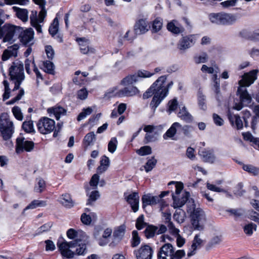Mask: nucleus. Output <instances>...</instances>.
I'll list each match as a JSON object with an SVG mask.
<instances>
[{"mask_svg":"<svg viewBox=\"0 0 259 259\" xmlns=\"http://www.w3.org/2000/svg\"><path fill=\"white\" fill-rule=\"evenodd\" d=\"M257 69H254L247 73H244L239 80V85L238 88L237 95L239 96L240 102L235 103L234 108L237 110H240L243 106H247L251 103L252 97L248 93L246 87L250 86L257 79Z\"/></svg>","mask_w":259,"mask_h":259,"instance_id":"1","label":"nucleus"},{"mask_svg":"<svg viewBox=\"0 0 259 259\" xmlns=\"http://www.w3.org/2000/svg\"><path fill=\"white\" fill-rule=\"evenodd\" d=\"M166 79L167 75H161L151 85L152 88L155 91V95L150 103V107L154 111L167 96L169 89L174 84L172 81L166 84Z\"/></svg>","mask_w":259,"mask_h":259,"instance_id":"2","label":"nucleus"},{"mask_svg":"<svg viewBox=\"0 0 259 259\" xmlns=\"http://www.w3.org/2000/svg\"><path fill=\"white\" fill-rule=\"evenodd\" d=\"M78 239L69 242L64 240L62 238L58 239L57 245L61 252L62 255L67 258L73 257L74 252L70 248L77 247L76 249V253L78 255L83 254L86 250V245L84 243H79Z\"/></svg>","mask_w":259,"mask_h":259,"instance_id":"3","label":"nucleus"},{"mask_svg":"<svg viewBox=\"0 0 259 259\" xmlns=\"http://www.w3.org/2000/svg\"><path fill=\"white\" fill-rule=\"evenodd\" d=\"M21 83L14 84V87L11 90L9 83L7 80H4V93L3 95V101H6L10 97L13 98L7 102V105H13L18 102L24 96L25 92L23 88H20Z\"/></svg>","mask_w":259,"mask_h":259,"instance_id":"4","label":"nucleus"},{"mask_svg":"<svg viewBox=\"0 0 259 259\" xmlns=\"http://www.w3.org/2000/svg\"><path fill=\"white\" fill-rule=\"evenodd\" d=\"M36 5L39 6L40 11L37 15L36 11H32L30 16V20L31 25L34 27L38 33L42 32L41 23L44 22V20L47 15V11L45 9L46 2L45 0H32Z\"/></svg>","mask_w":259,"mask_h":259,"instance_id":"5","label":"nucleus"},{"mask_svg":"<svg viewBox=\"0 0 259 259\" xmlns=\"http://www.w3.org/2000/svg\"><path fill=\"white\" fill-rule=\"evenodd\" d=\"M14 125L6 113L0 115V133L3 139L9 141L14 133Z\"/></svg>","mask_w":259,"mask_h":259,"instance_id":"6","label":"nucleus"},{"mask_svg":"<svg viewBox=\"0 0 259 259\" xmlns=\"http://www.w3.org/2000/svg\"><path fill=\"white\" fill-rule=\"evenodd\" d=\"M9 75L14 84L22 83L25 79L23 63L18 61L12 62L9 68Z\"/></svg>","mask_w":259,"mask_h":259,"instance_id":"7","label":"nucleus"},{"mask_svg":"<svg viewBox=\"0 0 259 259\" xmlns=\"http://www.w3.org/2000/svg\"><path fill=\"white\" fill-rule=\"evenodd\" d=\"M19 30V26L6 24L0 28V38H3L4 42L12 43L17 39Z\"/></svg>","mask_w":259,"mask_h":259,"instance_id":"8","label":"nucleus"},{"mask_svg":"<svg viewBox=\"0 0 259 259\" xmlns=\"http://www.w3.org/2000/svg\"><path fill=\"white\" fill-rule=\"evenodd\" d=\"M193 211L190 212L191 223L195 230L202 231L204 228L206 217L204 211L200 208L193 207Z\"/></svg>","mask_w":259,"mask_h":259,"instance_id":"9","label":"nucleus"},{"mask_svg":"<svg viewBox=\"0 0 259 259\" xmlns=\"http://www.w3.org/2000/svg\"><path fill=\"white\" fill-rule=\"evenodd\" d=\"M209 19L212 23L219 25L232 24L236 20L234 15L224 12L211 13L209 15Z\"/></svg>","mask_w":259,"mask_h":259,"instance_id":"10","label":"nucleus"},{"mask_svg":"<svg viewBox=\"0 0 259 259\" xmlns=\"http://www.w3.org/2000/svg\"><path fill=\"white\" fill-rule=\"evenodd\" d=\"M37 127L40 133L46 135L54 132L55 128V121L48 117L40 118L37 123Z\"/></svg>","mask_w":259,"mask_h":259,"instance_id":"11","label":"nucleus"},{"mask_svg":"<svg viewBox=\"0 0 259 259\" xmlns=\"http://www.w3.org/2000/svg\"><path fill=\"white\" fill-rule=\"evenodd\" d=\"M20 31L18 33V37L20 41L24 45H31L33 44L34 31L31 28L24 29L20 27Z\"/></svg>","mask_w":259,"mask_h":259,"instance_id":"12","label":"nucleus"},{"mask_svg":"<svg viewBox=\"0 0 259 259\" xmlns=\"http://www.w3.org/2000/svg\"><path fill=\"white\" fill-rule=\"evenodd\" d=\"M34 144L32 141L25 140L24 138L20 137L16 139V152L20 154L24 151L31 152L34 148Z\"/></svg>","mask_w":259,"mask_h":259,"instance_id":"13","label":"nucleus"},{"mask_svg":"<svg viewBox=\"0 0 259 259\" xmlns=\"http://www.w3.org/2000/svg\"><path fill=\"white\" fill-rule=\"evenodd\" d=\"M133 253L137 259H152L153 250L149 245H144L134 250Z\"/></svg>","mask_w":259,"mask_h":259,"instance_id":"14","label":"nucleus"},{"mask_svg":"<svg viewBox=\"0 0 259 259\" xmlns=\"http://www.w3.org/2000/svg\"><path fill=\"white\" fill-rule=\"evenodd\" d=\"M112 230L110 228H107L102 230H97L94 233V236L98 241L100 246L106 245L109 241V238L111 237Z\"/></svg>","mask_w":259,"mask_h":259,"instance_id":"15","label":"nucleus"},{"mask_svg":"<svg viewBox=\"0 0 259 259\" xmlns=\"http://www.w3.org/2000/svg\"><path fill=\"white\" fill-rule=\"evenodd\" d=\"M111 93L118 97H131L139 94V91L137 87L134 86L125 87L118 91H117V88L115 87Z\"/></svg>","mask_w":259,"mask_h":259,"instance_id":"16","label":"nucleus"},{"mask_svg":"<svg viewBox=\"0 0 259 259\" xmlns=\"http://www.w3.org/2000/svg\"><path fill=\"white\" fill-rule=\"evenodd\" d=\"M174 247L170 243L162 245L157 253V259H173Z\"/></svg>","mask_w":259,"mask_h":259,"instance_id":"17","label":"nucleus"},{"mask_svg":"<svg viewBox=\"0 0 259 259\" xmlns=\"http://www.w3.org/2000/svg\"><path fill=\"white\" fill-rule=\"evenodd\" d=\"M196 40V35H190L182 37L179 41L178 48L181 50H185L193 46Z\"/></svg>","mask_w":259,"mask_h":259,"instance_id":"18","label":"nucleus"},{"mask_svg":"<svg viewBox=\"0 0 259 259\" xmlns=\"http://www.w3.org/2000/svg\"><path fill=\"white\" fill-rule=\"evenodd\" d=\"M181 127V124L178 122L173 123L170 127L167 130L166 133L163 135V138L164 140L171 139L174 140V137L180 131V128Z\"/></svg>","mask_w":259,"mask_h":259,"instance_id":"19","label":"nucleus"},{"mask_svg":"<svg viewBox=\"0 0 259 259\" xmlns=\"http://www.w3.org/2000/svg\"><path fill=\"white\" fill-rule=\"evenodd\" d=\"M173 199V207L175 208H180L187 201L189 196V193L184 192L182 196L172 195Z\"/></svg>","mask_w":259,"mask_h":259,"instance_id":"20","label":"nucleus"},{"mask_svg":"<svg viewBox=\"0 0 259 259\" xmlns=\"http://www.w3.org/2000/svg\"><path fill=\"white\" fill-rule=\"evenodd\" d=\"M47 111L50 116L53 114L56 119L58 120L61 116L66 115L67 110L60 105H56L48 108Z\"/></svg>","mask_w":259,"mask_h":259,"instance_id":"21","label":"nucleus"},{"mask_svg":"<svg viewBox=\"0 0 259 259\" xmlns=\"http://www.w3.org/2000/svg\"><path fill=\"white\" fill-rule=\"evenodd\" d=\"M142 206L144 208L147 205H153L160 203V197L152 196L150 194L144 195L142 198Z\"/></svg>","mask_w":259,"mask_h":259,"instance_id":"22","label":"nucleus"},{"mask_svg":"<svg viewBox=\"0 0 259 259\" xmlns=\"http://www.w3.org/2000/svg\"><path fill=\"white\" fill-rule=\"evenodd\" d=\"M19 46L17 45H14L3 52L2 56V59L3 61L8 60L11 57H16L17 56Z\"/></svg>","mask_w":259,"mask_h":259,"instance_id":"23","label":"nucleus"},{"mask_svg":"<svg viewBox=\"0 0 259 259\" xmlns=\"http://www.w3.org/2000/svg\"><path fill=\"white\" fill-rule=\"evenodd\" d=\"M127 202L131 205L132 210L136 212L139 209V196L137 192L130 194L127 198Z\"/></svg>","mask_w":259,"mask_h":259,"instance_id":"24","label":"nucleus"},{"mask_svg":"<svg viewBox=\"0 0 259 259\" xmlns=\"http://www.w3.org/2000/svg\"><path fill=\"white\" fill-rule=\"evenodd\" d=\"M198 154L205 162L212 163L215 160V156L212 150L201 148L199 149Z\"/></svg>","mask_w":259,"mask_h":259,"instance_id":"25","label":"nucleus"},{"mask_svg":"<svg viewBox=\"0 0 259 259\" xmlns=\"http://www.w3.org/2000/svg\"><path fill=\"white\" fill-rule=\"evenodd\" d=\"M177 116L181 118V119L188 123H190L193 120L192 116L189 112L185 106L181 107L180 106L179 107V111L177 113Z\"/></svg>","mask_w":259,"mask_h":259,"instance_id":"26","label":"nucleus"},{"mask_svg":"<svg viewBox=\"0 0 259 259\" xmlns=\"http://www.w3.org/2000/svg\"><path fill=\"white\" fill-rule=\"evenodd\" d=\"M148 30V24L145 19H140L135 24V31L137 34H143L146 32Z\"/></svg>","mask_w":259,"mask_h":259,"instance_id":"27","label":"nucleus"},{"mask_svg":"<svg viewBox=\"0 0 259 259\" xmlns=\"http://www.w3.org/2000/svg\"><path fill=\"white\" fill-rule=\"evenodd\" d=\"M202 243L203 240L200 238V235L199 234L196 235L194 238L193 243L191 245L192 250L188 252L187 256L188 257H191L194 255L196 253V249L197 248L200 247Z\"/></svg>","mask_w":259,"mask_h":259,"instance_id":"28","label":"nucleus"},{"mask_svg":"<svg viewBox=\"0 0 259 259\" xmlns=\"http://www.w3.org/2000/svg\"><path fill=\"white\" fill-rule=\"evenodd\" d=\"M76 41L80 46V50L82 54H87L90 52L91 53L94 52V49L89 48L88 40L86 39L85 38H78L76 39Z\"/></svg>","mask_w":259,"mask_h":259,"instance_id":"29","label":"nucleus"},{"mask_svg":"<svg viewBox=\"0 0 259 259\" xmlns=\"http://www.w3.org/2000/svg\"><path fill=\"white\" fill-rule=\"evenodd\" d=\"M109 166V158L106 155H103L101 157L100 165L97 168V172L99 174H102L108 169Z\"/></svg>","mask_w":259,"mask_h":259,"instance_id":"30","label":"nucleus"},{"mask_svg":"<svg viewBox=\"0 0 259 259\" xmlns=\"http://www.w3.org/2000/svg\"><path fill=\"white\" fill-rule=\"evenodd\" d=\"M13 10L16 13L17 17L23 22H25L28 19V12L26 9H22L17 7H13Z\"/></svg>","mask_w":259,"mask_h":259,"instance_id":"31","label":"nucleus"},{"mask_svg":"<svg viewBox=\"0 0 259 259\" xmlns=\"http://www.w3.org/2000/svg\"><path fill=\"white\" fill-rule=\"evenodd\" d=\"M55 65L50 60H46L42 62L41 69L45 72L54 75L55 74Z\"/></svg>","mask_w":259,"mask_h":259,"instance_id":"32","label":"nucleus"},{"mask_svg":"<svg viewBox=\"0 0 259 259\" xmlns=\"http://www.w3.org/2000/svg\"><path fill=\"white\" fill-rule=\"evenodd\" d=\"M96 139V135L93 132L88 133L84 137L83 143L85 147L93 145Z\"/></svg>","mask_w":259,"mask_h":259,"instance_id":"33","label":"nucleus"},{"mask_svg":"<svg viewBox=\"0 0 259 259\" xmlns=\"http://www.w3.org/2000/svg\"><path fill=\"white\" fill-rule=\"evenodd\" d=\"M229 119L233 125H235L238 130L243 127V122L240 117L237 115H229Z\"/></svg>","mask_w":259,"mask_h":259,"instance_id":"34","label":"nucleus"},{"mask_svg":"<svg viewBox=\"0 0 259 259\" xmlns=\"http://www.w3.org/2000/svg\"><path fill=\"white\" fill-rule=\"evenodd\" d=\"M46 205V203L44 201L34 200L29 204L23 210V213L28 209H33L38 207H43Z\"/></svg>","mask_w":259,"mask_h":259,"instance_id":"35","label":"nucleus"},{"mask_svg":"<svg viewBox=\"0 0 259 259\" xmlns=\"http://www.w3.org/2000/svg\"><path fill=\"white\" fill-rule=\"evenodd\" d=\"M61 203L67 207L70 208L74 205V202L69 194H63L61 198Z\"/></svg>","mask_w":259,"mask_h":259,"instance_id":"36","label":"nucleus"},{"mask_svg":"<svg viewBox=\"0 0 259 259\" xmlns=\"http://www.w3.org/2000/svg\"><path fill=\"white\" fill-rule=\"evenodd\" d=\"M174 219L178 223L181 224L184 222L186 217L185 212L182 209H177L174 214Z\"/></svg>","mask_w":259,"mask_h":259,"instance_id":"37","label":"nucleus"},{"mask_svg":"<svg viewBox=\"0 0 259 259\" xmlns=\"http://www.w3.org/2000/svg\"><path fill=\"white\" fill-rule=\"evenodd\" d=\"M178 107V102L176 98H174L168 101L167 104L166 112L169 115L172 112H175Z\"/></svg>","mask_w":259,"mask_h":259,"instance_id":"38","label":"nucleus"},{"mask_svg":"<svg viewBox=\"0 0 259 259\" xmlns=\"http://www.w3.org/2000/svg\"><path fill=\"white\" fill-rule=\"evenodd\" d=\"M138 81L137 73L130 75L124 77L121 81V84L124 85L133 84Z\"/></svg>","mask_w":259,"mask_h":259,"instance_id":"39","label":"nucleus"},{"mask_svg":"<svg viewBox=\"0 0 259 259\" xmlns=\"http://www.w3.org/2000/svg\"><path fill=\"white\" fill-rule=\"evenodd\" d=\"M22 128L27 133H35L33 121L31 120L24 121L22 125Z\"/></svg>","mask_w":259,"mask_h":259,"instance_id":"40","label":"nucleus"},{"mask_svg":"<svg viewBox=\"0 0 259 259\" xmlns=\"http://www.w3.org/2000/svg\"><path fill=\"white\" fill-rule=\"evenodd\" d=\"M197 100L199 108L203 110H206V97L201 91H199L198 93Z\"/></svg>","mask_w":259,"mask_h":259,"instance_id":"41","label":"nucleus"},{"mask_svg":"<svg viewBox=\"0 0 259 259\" xmlns=\"http://www.w3.org/2000/svg\"><path fill=\"white\" fill-rule=\"evenodd\" d=\"M29 0H5V2L0 3V6H3L5 5H13L18 4L21 6H25L29 4Z\"/></svg>","mask_w":259,"mask_h":259,"instance_id":"42","label":"nucleus"},{"mask_svg":"<svg viewBox=\"0 0 259 259\" xmlns=\"http://www.w3.org/2000/svg\"><path fill=\"white\" fill-rule=\"evenodd\" d=\"M59 28V21L57 18H55L53 23L49 27V31L50 34L52 36H55L58 32Z\"/></svg>","mask_w":259,"mask_h":259,"instance_id":"43","label":"nucleus"},{"mask_svg":"<svg viewBox=\"0 0 259 259\" xmlns=\"http://www.w3.org/2000/svg\"><path fill=\"white\" fill-rule=\"evenodd\" d=\"M46 185L45 181L41 178L37 179V182L35 184L34 190L37 193H41L46 189Z\"/></svg>","mask_w":259,"mask_h":259,"instance_id":"44","label":"nucleus"},{"mask_svg":"<svg viewBox=\"0 0 259 259\" xmlns=\"http://www.w3.org/2000/svg\"><path fill=\"white\" fill-rule=\"evenodd\" d=\"M257 226L256 224L250 223L244 226L243 230L244 233L248 236H251L254 231L256 230Z\"/></svg>","mask_w":259,"mask_h":259,"instance_id":"45","label":"nucleus"},{"mask_svg":"<svg viewBox=\"0 0 259 259\" xmlns=\"http://www.w3.org/2000/svg\"><path fill=\"white\" fill-rule=\"evenodd\" d=\"M158 228L153 225H149L145 230V236L147 238H152L154 236L157 232Z\"/></svg>","mask_w":259,"mask_h":259,"instance_id":"46","label":"nucleus"},{"mask_svg":"<svg viewBox=\"0 0 259 259\" xmlns=\"http://www.w3.org/2000/svg\"><path fill=\"white\" fill-rule=\"evenodd\" d=\"M162 27V19L160 18H156L152 23V31L153 32H157L160 31Z\"/></svg>","mask_w":259,"mask_h":259,"instance_id":"47","label":"nucleus"},{"mask_svg":"<svg viewBox=\"0 0 259 259\" xmlns=\"http://www.w3.org/2000/svg\"><path fill=\"white\" fill-rule=\"evenodd\" d=\"M79 235L84 236L85 233L82 231H76L73 229H70L67 232V236L70 239H75Z\"/></svg>","mask_w":259,"mask_h":259,"instance_id":"48","label":"nucleus"},{"mask_svg":"<svg viewBox=\"0 0 259 259\" xmlns=\"http://www.w3.org/2000/svg\"><path fill=\"white\" fill-rule=\"evenodd\" d=\"M125 231V226L121 225L115 228L113 232V236L114 238L121 239L124 235Z\"/></svg>","mask_w":259,"mask_h":259,"instance_id":"49","label":"nucleus"},{"mask_svg":"<svg viewBox=\"0 0 259 259\" xmlns=\"http://www.w3.org/2000/svg\"><path fill=\"white\" fill-rule=\"evenodd\" d=\"M118 141L115 137L112 138L108 144V150L111 153H113L116 150Z\"/></svg>","mask_w":259,"mask_h":259,"instance_id":"50","label":"nucleus"},{"mask_svg":"<svg viewBox=\"0 0 259 259\" xmlns=\"http://www.w3.org/2000/svg\"><path fill=\"white\" fill-rule=\"evenodd\" d=\"M12 112L16 119L22 121L23 119V114L19 106H14L12 109Z\"/></svg>","mask_w":259,"mask_h":259,"instance_id":"51","label":"nucleus"},{"mask_svg":"<svg viewBox=\"0 0 259 259\" xmlns=\"http://www.w3.org/2000/svg\"><path fill=\"white\" fill-rule=\"evenodd\" d=\"M208 59L207 54L206 53L203 52L194 57V61L197 64L204 63L207 61Z\"/></svg>","mask_w":259,"mask_h":259,"instance_id":"52","label":"nucleus"},{"mask_svg":"<svg viewBox=\"0 0 259 259\" xmlns=\"http://www.w3.org/2000/svg\"><path fill=\"white\" fill-rule=\"evenodd\" d=\"M171 184L175 185V193L172 194V195L176 196H182L181 194L182 191L183 189V184L181 182H176L174 181H171L168 183V185H170Z\"/></svg>","mask_w":259,"mask_h":259,"instance_id":"53","label":"nucleus"},{"mask_svg":"<svg viewBox=\"0 0 259 259\" xmlns=\"http://www.w3.org/2000/svg\"><path fill=\"white\" fill-rule=\"evenodd\" d=\"M167 29L175 34H179L183 31L182 28L177 27L174 23V21L168 23L167 25Z\"/></svg>","mask_w":259,"mask_h":259,"instance_id":"54","label":"nucleus"},{"mask_svg":"<svg viewBox=\"0 0 259 259\" xmlns=\"http://www.w3.org/2000/svg\"><path fill=\"white\" fill-rule=\"evenodd\" d=\"M93 110L92 107H88L87 108H83L77 116V119L78 121H80L84 119L88 115H90Z\"/></svg>","mask_w":259,"mask_h":259,"instance_id":"55","label":"nucleus"},{"mask_svg":"<svg viewBox=\"0 0 259 259\" xmlns=\"http://www.w3.org/2000/svg\"><path fill=\"white\" fill-rule=\"evenodd\" d=\"M166 219H168L167 221V228L168 231L170 234L173 235H178L179 233V230L175 227L174 224L170 221V215H168Z\"/></svg>","mask_w":259,"mask_h":259,"instance_id":"56","label":"nucleus"},{"mask_svg":"<svg viewBox=\"0 0 259 259\" xmlns=\"http://www.w3.org/2000/svg\"><path fill=\"white\" fill-rule=\"evenodd\" d=\"M157 160L154 157L149 159L144 166L145 171L148 172L151 171L156 165Z\"/></svg>","mask_w":259,"mask_h":259,"instance_id":"57","label":"nucleus"},{"mask_svg":"<svg viewBox=\"0 0 259 259\" xmlns=\"http://www.w3.org/2000/svg\"><path fill=\"white\" fill-rule=\"evenodd\" d=\"M136 152L140 156H145L151 154L152 153V149L149 146H144L137 150Z\"/></svg>","mask_w":259,"mask_h":259,"instance_id":"58","label":"nucleus"},{"mask_svg":"<svg viewBox=\"0 0 259 259\" xmlns=\"http://www.w3.org/2000/svg\"><path fill=\"white\" fill-rule=\"evenodd\" d=\"M242 135L245 140L252 142L259 147V138L253 137L252 135L249 132L243 133Z\"/></svg>","mask_w":259,"mask_h":259,"instance_id":"59","label":"nucleus"},{"mask_svg":"<svg viewBox=\"0 0 259 259\" xmlns=\"http://www.w3.org/2000/svg\"><path fill=\"white\" fill-rule=\"evenodd\" d=\"M100 197L99 191L95 190L92 191L89 196V199L87 205H92L93 202L96 201Z\"/></svg>","mask_w":259,"mask_h":259,"instance_id":"60","label":"nucleus"},{"mask_svg":"<svg viewBox=\"0 0 259 259\" xmlns=\"http://www.w3.org/2000/svg\"><path fill=\"white\" fill-rule=\"evenodd\" d=\"M140 238L137 231H133L132 232V239L131 246L133 247L137 246L140 243Z\"/></svg>","mask_w":259,"mask_h":259,"instance_id":"61","label":"nucleus"},{"mask_svg":"<svg viewBox=\"0 0 259 259\" xmlns=\"http://www.w3.org/2000/svg\"><path fill=\"white\" fill-rule=\"evenodd\" d=\"M146 223L144 222L143 215H140L137 219L136 227L138 230H142L146 226Z\"/></svg>","mask_w":259,"mask_h":259,"instance_id":"62","label":"nucleus"},{"mask_svg":"<svg viewBox=\"0 0 259 259\" xmlns=\"http://www.w3.org/2000/svg\"><path fill=\"white\" fill-rule=\"evenodd\" d=\"M243 169L249 173L252 174L253 175H257L259 172L258 168L249 164L244 165L243 166Z\"/></svg>","mask_w":259,"mask_h":259,"instance_id":"63","label":"nucleus"},{"mask_svg":"<svg viewBox=\"0 0 259 259\" xmlns=\"http://www.w3.org/2000/svg\"><path fill=\"white\" fill-rule=\"evenodd\" d=\"M138 76V78L139 77L141 78H149L153 76L155 74V73H151L146 70H140L137 71L136 73Z\"/></svg>","mask_w":259,"mask_h":259,"instance_id":"64","label":"nucleus"}]
</instances>
